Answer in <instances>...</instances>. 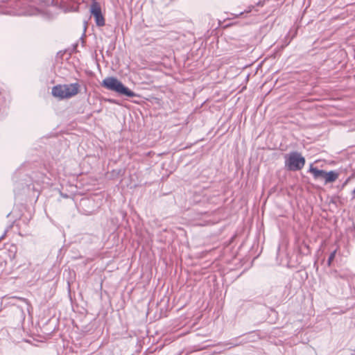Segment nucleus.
<instances>
[{"label": "nucleus", "mask_w": 355, "mask_h": 355, "mask_svg": "<svg viewBox=\"0 0 355 355\" xmlns=\"http://www.w3.org/2000/svg\"><path fill=\"white\" fill-rule=\"evenodd\" d=\"M37 10H34L33 11H31V12H28L27 14L28 15H35L37 13Z\"/></svg>", "instance_id": "nucleus-11"}, {"label": "nucleus", "mask_w": 355, "mask_h": 355, "mask_svg": "<svg viewBox=\"0 0 355 355\" xmlns=\"http://www.w3.org/2000/svg\"><path fill=\"white\" fill-rule=\"evenodd\" d=\"M8 0H0V3H6L7 2Z\"/></svg>", "instance_id": "nucleus-14"}, {"label": "nucleus", "mask_w": 355, "mask_h": 355, "mask_svg": "<svg viewBox=\"0 0 355 355\" xmlns=\"http://www.w3.org/2000/svg\"><path fill=\"white\" fill-rule=\"evenodd\" d=\"M331 275H332V277L335 279H344V280H346V281H350L352 280L353 278H354V275L352 274L348 270H340V271H337V270H334L332 272H331Z\"/></svg>", "instance_id": "nucleus-6"}, {"label": "nucleus", "mask_w": 355, "mask_h": 355, "mask_svg": "<svg viewBox=\"0 0 355 355\" xmlns=\"http://www.w3.org/2000/svg\"><path fill=\"white\" fill-rule=\"evenodd\" d=\"M252 8H254V6L249 7V10L245 11V12H247V13L250 12Z\"/></svg>", "instance_id": "nucleus-12"}, {"label": "nucleus", "mask_w": 355, "mask_h": 355, "mask_svg": "<svg viewBox=\"0 0 355 355\" xmlns=\"http://www.w3.org/2000/svg\"><path fill=\"white\" fill-rule=\"evenodd\" d=\"M66 98H71L79 92L80 85L78 83L63 85Z\"/></svg>", "instance_id": "nucleus-5"}, {"label": "nucleus", "mask_w": 355, "mask_h": 355, "mask_svg": "<svg viewBox=\"0 0 355 355\" xmlns=\"http://www.w3.org/2000/svg\"><path fill=\"white\" fill-rule=\"evenodd\" d=\"M284 167L289 171L301 170L305 164V158L297 151H292L284 156Z\"/></svg>", "instance_id": "nucleus-2"}, {"label": "nucleus", "mask_w": 355, "mask_h": 355, "mask_svg": "<svg viewBox=\"0 0 355 355\" xmlns=\"http://www.w3.org/2000/svg\"><path fill=\"white\" fill-rule=\"evenodd\" d=\"M243 13H244L243 12H240L239 14L236 15V17H239V16L243 15Z\"/></svg>", "instance_id": "nucleus-15"}, {"label": "nucleus", "mask_w": 355, "mask_h": 355, "mask_svg": "<svg viewBox=\"0 0 355 355\" xmlns=\"http://www.w3.org/2000/svg\"><path fill=\"white\" fill-rule=\"evenodd\" d=\"M90 12L94 17L98 26H103L105 25V19L102 15L100 4L96 0H93L91 4Z\"/></svg>", "instance_id": "nucleus-4"}, {"label": "nucleus", "mask_w": 355, "mask_h": 355, "mask_svg": "<svg viewBox=\"0 0 355 355\" xmlns=\"http://www.w3.org/2000/svg\"><path fill=\"white\" fill-rule=\"evenodd\" d=\"M338 178V173L334 171H331L329 172H326L324 174V183H331L335 182Z\"/></svg>", "instance_id": "nucleus-9"}, {"label": "nucleus", "mask_w": 355, "mask_h": 355, "mask_svg": "<svg viewBox=\"0 0 355 355\" xmlns=\"http://www.w3.org/2000/svg\"><path fill=\"white\" fill-rule=\"evenodd\" d=\"M51 93L53 96L57 97L60 100L66 98L63 85H58L54 86L52 88Z\"/></svg>", "instance_id": "nucleus-8"}, {"label": "nucleus", "mask_w": 355, "mask_h": 355, "mask_svg": "<svg viewBox=\"0 0 355 355\" xmlns=\"http://www.w3.org/2000/svg\"><path fill=\"white\" fill-rule=\"evenodd\" d=\"M337 252V249L334 250L330 254L327 260V265L328 266H330L331 265L332 261H334L336 254Z\"/></svg>", "instance_id": "nucleus-10"}, {"label": "nucleus", "mask_w": 355, "mask_h": 355, "mask_svg": "<svg viewBox=\"0 0 355 355\" xmlns=\"http://www.w3.org/2000/svg\"><path fill=\"white\" fill-rule=\"evenodd\" d=\"M102 86L105 88L114 91L121 95L128 97H135L137 94L125 87L121 81L114 77L105 78L102 82Z\"/></svg>", "instance_id": "nucleus-1"}, {"label": "nucleus", "mask_w": 355, "mask_h": 355, "mask_svg": "<svg viewBox=\"0 0 355 355\" xmlns=\"http://www.w3.org/2000/svg\"><path fill=\"white\" fill-rule=\"evenodd\" d=\"M308 172L311 173L316 180H324V179L325 171L314 167L313 164H310Z\"/></svg>", "instance_id": "nucleus-7"}, {"label": "nucleus", "mask_w": 355, "mask_h": 355, "mask_svg": "<svg viewBox=\"0 0 355 355\" xmlns=\"http://www.w3.org/2000/svg\"><path fill=\"white\" fill-rule=\"evenodd\" d=\"M46 6H53L64 12L77 11L78 9V0H42Z\"/></svg>", "instance_id": "nucleus-3"}, {"label": "nucleus", "mask_w": 355, "mask_h": 355, "mask_svg": "<svg viewBox=\"0 0 355 355\" xmlns=\"http://www.w3.org/2000/svg\"><path fill=\"white\" fill-rule=\"evenodd\" d=\"M257 6H263V3L261 1H259L257 3Z\"/></svg>", "instance_id": "nucleus-13"}]
</instances>
